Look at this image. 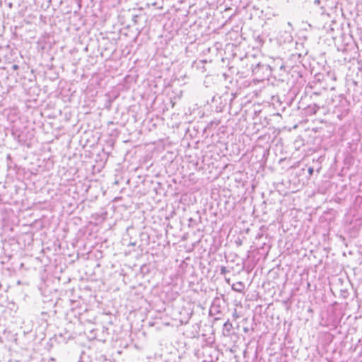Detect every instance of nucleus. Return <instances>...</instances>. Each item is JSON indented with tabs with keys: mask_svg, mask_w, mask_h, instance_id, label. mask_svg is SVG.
<instances>
[{
	"mask_svg": "<svg viewBox=\"0 0 362 362\" xmlns=\"http://www.w3.org/2000/svg\"><path fill=\"white\" fill-rule=\"evenodd\" d=\"M13 69L14 70H17L18 69V66L15 64V65L13 66Z\"/></svg>",
	"mask_w": 362,
	"mask_h": 362,
	"instance_id": "obj_3",
	"label": "nucleus"
},
{
	"mask_svg": "<svg viewBox=\"0 0 362 362\" xmlns=\"http://www.w3.org/2000/svg\"><path fill=\"white\" fill-rule=\"evenodd\" d=\"M309 172H310V173L313 172V169L310 168Z\"/></svg>",
	"mask_w": 362,
	"mask_h": 362,
	"instance_id": "obj_5",
	"label": "nucleus"
},
{
	"mask_svg": "<svg viewBox=\"0 0 362 362\" xmlns=\"http://www.w3.org/2000/svg\"><path fill=\"white\" fill-rule=\"evenodd\" d=\"M314 3L315 4H319L320 3V0H315Z\"/></svg>",
	"mask_w": 362,
	"mask_h": 362,
	"instance_id": "obj_4",
	"label": "nucleus"
},
{
	"mask_svg": "<svg viewBox=\"0 0 362 362\" xmlns=\"http://www.w3.org/2000/svg\"><path fill=\"white\" fill-rule=\"evenodd\" d=\"M320 107L314 104L313 105H308L306 108V112L310 114H315L319 110Z\"/></svg>",
	"mask_w": 362,
	"mask_h": 362,
	"instance_id": "obj_1",
	"label": "nucleus"
},
{
	"mask_svg": "<svg viewBox=\"0 0 362 362\" xmlns=\"http://www.w3.org/2000/svg\"><path fill=\"white\" fill-rule=\"evenodd\" d=\"M296 68H299V66L298 65H296ZM296 72H298V75L300 77H303V74L301 73V71L300 70H296Z\"/></svg>",
	"mask_w": 362,
	"mask_h": 362,
	"instance_id": "obj_2",
	"label": "nucleus"
}]
</instances>
